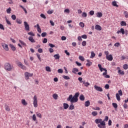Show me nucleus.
Segmentation results:
<instances>
[{"label":"nucleus","mask_w":128,"mask_h":128,"mask_svg":"<svg viewBox=\"0 0 128 128\" xmlns=\"http://www.w3.org/2000/svg\"><path fill=\"white\" fill-rule=\"evenodd\" d=\"M2 46L6 52H8V44H2Z\"/></svg>","instance_id":"nucleus-10"},{"label":"nucleus","mask_w":128,"mask_h":128,"mask_svg":"<svg viewBox=\"0 0 128 128\" xmlns=\"http://www.w3.org/2000/svg\"><path fill=\"white\" fill-rule=\"evenodd\" d=\"M54 58L55 60H60V54H54Z\"/></svg>","instance_id":"nucleus-19"},{"label":"nucleus","mask_w":128,"mask_h":128,"mask_svg":"<svg viewBox=\"0 0 128 128\" xmlns=\"http://www.w3.org/2000/svg\"><path fill=\"white\" fill-rule=\"evenodd\" d=\"M16 22H17V24H22V22L20 19H16Z\"/></svg>","instance_id":"nucleus-34"},{"label":"nucleus","mask_w":128,"mask_h":128,"mask_svg":"<svg viewBox=\"0 0 128 128\" xmlns=\"http://www.w3.org/2000/svg\"><path fill=\"white\" fill-rule=\"evenodd\" d=\"M120 25L122 26H126V22L124 21H122L120 22Z\"/></svg>","instance_id":"nucleus-28"},{"label":"nucleus","mask_w":128,"mask_h":128,"mask_svg":"<svg viewBox=\"0 0 128 128\" xmlns=\"http://www.w3.org/2000/svg\"><path fill=\"white\" fill-rule=\"evenodd\" d=\"M49 46H50V48H54V46H54V44H48Z\"/></svg>","instance_id":"nucleus-63"},{"label":"nucleus","mask_w":128,"mask_h":128,"mask_svg":"<svg viewBox=\"0 0 128 128\" xmlns=\"http://www.w3.org/2000/svg\"><path fill=\"white\" fill-rule=\"evenodd\" d=\"M94 88L95 90H96L98 92H102V88L101 87H100L96 85H95L94 86Z\"/></svg>","instance_id":"nucleus-9"},{"label":"nucleus","mask_w":128,"mask_h":128,"mask_svg":"<svg viewBox=\"0 0 128 128\" xmlns=\"http://www.w3.org/2000/svg\"><path fill=\"white\" fill-rule=\"evenodd\" d=\"M124 14L126 18H128V11H124Z\"/></svg>","instance_id":"nucleus-30"},{"label":"nucleus","mask_w":128,"mask_h":128,"mask_svg":"<svg viewBox=\"0 0 128 128\" xmlns=\"http://www.w3.org/2000/svg\"><path fill=\"white\" fill-rule=\"evenodd\" d=\"M80 100H82V101L84 100V94H81L80 96Z\"/></svg>","instance_id":"nucleus-32"},{"label":"nucleus","mask_w":128,"mask_h":128,"mask_svg":"<svg viewBox=\"0 0 128 128\" xmlns=\"http://www.w3.org/2000/svg\"><path fill=\"white\" fill-rule=\"evenodd\" d=\"M22 104L24 106H26V104H28V102H26V100L24 99H22Z\"/></svg>","instance_id":"nucleus-26"},{"label":"nucleus","mask_w":128,"mask_h":128,"mask_svg":"<svg viewBox=\"0 0 128 128\" xmlns=\"http://www.w3.org/2000/svg\"><path fill=\"white\" fill-rule=\"evenodd\" d=\"M34 108H38V97L36 95L34 96Z\"/></svg>","instance_id":"nucleus-5"},{"label":"nucleus","mask_w":128,"mask_h":128,"mask_svg":"<svg viewBox=\"0 0 128 128\" xmlns=\"http://www.w3.org/2000/svg\"><path fill=\"white\" fill-rule=\"evenodd\" d=\"M10 12H12V8H9L6 10L7 14H10Z\"/></svg>","instance_id":"nucleus-47"},{"label":"nucleus","mask_w":128,"mask_h":128,"mask_svg":"<svg viewBox=\"0 0 128 128\" xmlns=\"http://www.w3.org/2000/svg\"><path fill=\"white\" fill-rule=\"evenodd\" d=\"M4 18L6 20V22L8 24H9V26H12V23L10 22V21H9L8 20V18L6 17V16H5Z\"/></svg>","instance_id":"nucleus-20"},{"label":"nucleus","mask_w":128,"mask_h":128,"mask_svg":"<svg viewBox=\"0 0 128 128\" xmlns=\"http://www.w3.org/2000/svg\"><path fill=\"white\" fill-rule=\"evenodd\" d=\"M83 84H84V86L88 87V86H90V83L88 82H86V80H84V82H82Z\"/></svg>","instance_id":"nucleus-21"},{"label":"nucleus","mask_w":128,"mask_h":128,"mask_svg":"<svg viewBox=\"0 0 128 128\" xmlns=\"http://www.w3.org/2000/svg\"><path fill=\"white\" fill-rule=\"evenodd\" d=\"M63 106H64V110H68V106H70L68 105V104L66 103H64L63 104Z\"/></svg>","instance_id":"nucleus-16"},{"label":"nucleus","mask_w":128,"mask_h":128,"mask_svg":"<svg viewBox=\"0 0 128 128\" xmlns=\"http://www.w3.org/2000/svg\"><path fill=\"white\" fill-rule=\"evenodd\" d=\"M19 42L21 44H22V46H26V44L25 42H24V41L20 40Z\"/></svg>","instance_id":"nucleus-36"},{"label":"nucleus","mask_w":128,"mask_h":128,"mask_svg":"<svg viewBox=\"0 0 128 128\" xmlns=\"http://www.w3.org/2000/svg\"><path fill=\"white\" fill-rule=\"evenodd\" d=\"M28 40L31 42H36V40L34 39V37L30 36L28 38Z\"/></svg>","instance_id":"nucleus-18"},{"label":"nucleus","mask_w":128,"mask_h":128,"mask_svg":"<svg viewBox=\"0 0 128 128\" xmlns=\"http://www.w3.org/2000/svg\"><path fill=\"white\" fill-rule=\"evenodd\" d=\"M28 36H34V34L32 32H28Z\"/></svg>","instance_id":"nucleus-43"},{"label":"nucleus","mask_w":128,"mask_h":128,"mask_svg":"<svg viewBox=\"0 0 128 128\" xmlns=\"http://www.w3.org/2000/svg\"><path fill=\"white\" fill-rule=\"evenodd\" d=\"M63 78H64V80H70V76H62Z\"/></svg>","instance_id":"nucleus-39"},{"label":"nucleus","mask_w":128,"mask_h":128,"mask_svg":"<svg viewBox=\"0 0 128 128\" xmlns=\"http://www.w3.org/2000/svg\"><path fill=\"white\" fill-rule=\"evenodd\" d=\"M82 18H86L88 16V14L86 12H84L82 14Z\"/></svg>","instance_id":"nucleus-37"},{"label":"nucleus","mask_w":128,"mask_h":128,"mask_svg":"<svg viewBox=\"0 0 128 128\" xmlns=\"http://www.w3.org/2000/svg\"><path fill=\"white\" fill-rule=\"evenodd\" d=\"M78 80H79L81 84L82 83V82H84V80H82V78L81 77L78 78Z\"/></svg>","instance_id":"nucleus-54"},{"label":"nucleus","mask_w":128,"mask_h":128,"mask_svg":"<svg viewBox=\"0 0 128 128\" xmlns=\"http://www.w3.org/2000/svg\"><path fill=\"white\" fill-rule=\"evenodd\" d=\"M123 68H124V70H128V66L126 64H124L123 66Z\"/></svg>","instance_id":"nucleus-55"},{"label":"nucleus","mask_w":128,"mask_h":128,"mask_svg":"<svg viewBox=\"0 0 128 128\" xmlns=\"http://www.w3.org/2000/svg\"><path fill=\"white\" fill-rule=\"evenodd\" d=\"M89 14L90 16H94V11L91 10L89 12Z\"/></svg>","instance_id":"nucleus-57"},{"label":"nucleus","mask_w":128,"mask_h":128,"mask_svg":"<svg viewBox=\"0 0 128 128\" xmlns=\"http://www.w3.org/2000/svg\"><path fill=\"white\" fill-rule=\"evenodd\" d=\"M42 36V38H44V36H46V32H42L41 34Z\"/></svg>","instance_id":"nucleus-62"},{"label":"nucleus","mask_w":128,"mask_h":128,"mask_svg":"<svg viewBox=\"0 0 128 128\" xmlns=\"http://www.w3.org/2000/svg\"><path fill=\"white\" fill-rule=\"evenodd\" d=\"M58 74H62V72H64V70H62V69H58Z\"/></svg>","instance_id":"nucleus-51"},{"label":"nucleus","mask_w":128,"mask_h":128,"mask_svg":"<svg viewBox=\"0 0 128 128\" xmlns=\"http://www.w3.org/2000/svg\"><path fill=\"white\" fill-rule=\"evenodd\" d=\"M52 96L54 100H58V96L57 94H54Z\"/></svg>","instance_id":"nucleus-44"},{"label":"nucleus","mask_w":128,"mask_h":128,"mask_svg":"<svg viewBox=\"0 0 128 128\" xmlns=\"http://www.w3.org/2000/svg\"><path fill=\"white\" fill-rule=\"evenodd\" d=\"M107 74H108V72H104L102 74V76H104L105 78H110V75H108Z\"/></svg>","instance_id":"nucleus-12"},{"label":"nucleus","mask_w":128,"mask_h":128,"mask_svg":"<svg viewBox=\"0 0 128 128\" xmlns=\"http://www.w3.org/2000/svg\"><path fill=\"white\" fill-rule=\"evenodd\" d=\"M102 13L100 12H98L97 13L96 17L97 18H102Z\"/></svg>","instance_id":"nucleus-27"},{"label":"nucleus","mask_w":128,"mask_h":128,"mask_svg":"<svg viewBox=\"0 0 128 128\" xmlns=\"http://www.w3.org/2000/svg\"><path fill=\"white\" fill-rule=\"evenodd\" d=\"M106 60H110V62H112V60H114V58L112 57V55L110 54L108 56H106Z\"/></svg>","instance_id":"nucleus-11"},{"label":"nucleus","mask_w":128,"mask_h":128,"mask_svg":"<svg viewBox=\"0 0 128 128\" xmlns=\"http://www.w3.org/2000/svg\"><path fill=\"white\" fill-rule=\"evenodd\" d=\"M9 46L12 49V50L13 52H14L16 50V46H14L12 44H10Z\"/></svg>","instance_id":"nucleus-15"},{"label":"nucleus","mask_w":128,"mask_h":128,"mask_svg":"<svg viewBox=\"0 0 128 128\" xmlns=\"http://www.w3.org/2000/svg\"><path fill=\"white\" fill-rule=\"evenodd\" d=\"M34 28H37V32H38L39 34H42V29L40 28V24H36V25L34 26Z\"/></svg>","instance_id":"nucleus-8"},{"label":"nucleus","mask_w":128,"mask_h":128,"mask_svg":"<svg viewBox=\"0 0 128 128\" xmlns=\"http://www.w3.org/2000/svg\"><path fill=\"white\" fill-rule=\"evenodd\" d=\"M47 12H48V14H52V12H54V11L52 10H48Z\"/></svg>","instance_id":"nucleus-61"},{"label":"nucleus","mask_w":128,"mask_h":128,"mask_svg":"<svg viewBox=\"0 0 128 128\" xmlns=\"http://www.w3.org/2000/svg\"><path fill=\"white\" fill-rule=\"evenodd\" d=\"M78 72V68H74L73 70H72V72H73V74H76V72Z\"/></svg>","instance_id":"nucleus-25"},{"label":"nucleus","mask_w":128,"mask_h":128,"mask_svg":"<svg viewBox=\"0 0 128 128\" xmlns=\"http://www.w3.org/2000/svg\"><path fill=\"white\" fill-rule=\"evenodd\" d=\"M11 18H12V20H16V15H14V14H12L11 16Z\"/></svg>","instance_id":"nucleus-42"},{"label":"nucleus","mask_w":128,"mask_h":128,"mask_svg":"<svg viewBox=\"0 0 128 128\" xmlns=\"http://www.w3.org/2000/svg\"><path fill=\"white\" fill-rule=\"evenodd\" d=\"M4 68L6 70L10 72V70H12V68H14V66L10 64V62H6L4 64Z\"/></svg>","instance_id":"nucleus-3"},{"label":"nucleus","mask_w":128,"mask_h":128,"mask_svg":"<svg viewBox=\"0 0 128 128\" xmlns=\"http://www.w3.org/2000/svg\"><path fill=\"white\" fill-rule=\"evenodd\" d=\"M80 96V92H78L72 96V94H70L68 98H67V100L68 102H71V104L70 105L69 110H72L74 109V102H78V96Z\"/></svg>","instance_id":"nucleus-1"},{"label":"nucleus","mask_w":128,"mask_h":128,"mask_svg":"<svg viewBox=\"0 0 128 128\" xmlns=\"http://www.w3.org/2000/svg\"><path fill=\"white\" fill-rule=\"evenodd\" d=\"M122 32V34H124V28H121L120 29V30H118V31H117L116 34H120Z\"/></svg>","instance_id":"nucleus-13"},{"label":"nucleus","mask_w":128,"mask_h":128,"mask_svg":"<svg viewBox=\"0 0 128 128\" xmlns=\"http://www.w3.org/2000/svg\"><path fill=\"white\" fill-rule=\"evenodd\" d=\"M92 114L93 116H98V112L94 111L92 112Z\"/></svg>","instance_id":"nucleus-35"},{"label":"nucleus","mask_w":128,"mask_h":128,"mask_svg":"<svg viewBox=\"0 0 128 128\" xmlns=\"http://www.w3.org/2000/svg\"><path fill=\"white\" fill-rule=\"evenodd\" d=\"M17 64H18V66H19V68H22V70H26V66H24L20 62H18Z\"/></svg>","instance_id":"nucleus-6"},{"label":"nucleus","mask_w":128,"mask_h":128,"mask_svg":"<svg viewBox=\"0 0 128 128\" xmlns=\"http://www.w3.org/2000/svg\"><path fill=\"white\" fill-rule=\"evenodd\" d=\"M82 44L83 46H86V41H83L82 43Z\"/></svg>","instance_id":"nucleus-49"},{"label":"nucleus","mask_w":128,"mask_h":128,"mask_svg":"<svg viewBox=\"0 0 128 128\" xmlns=\"http://www.w3.org/2000/svg\"><path fill=\"white\" fill-rule=\"evenodd\" d=\"M118 96H122V90H120L118 91Z\"/></svg>","instance_id":"nucleus-40"},{"label":"nucleus","mask_w":128,"mask_h":128,"mask_svg":"<svg viewBox=\"0 0 128 128\" xmlns=\"http://www.w3.org/2000/svg\"><path fill=\"white\" fill-rule=\"evenodd\" d=\"M80 26L81 27V28H84V22H80Z\"/></svg>","instance_id":"nucleus-50"},{"label":"nucleus","mask_w":128,"mask_h":128,"mask_svg":"<svg viewBox=\"0 0 128 128\" xmlns=\"http://www.w3.org/2000/svg\"><path fill=\"white\" fill-rule=\"evenodd\" d=\"M46 72H52V70H50V67L46 66Z\"/></svg>","instance_id":"nucleus-45"},{"label":"nucleus","mask_w":128,"mask_h":128,"mask_svg":"<svg viewBox=\"0 0 128 128\" xmlns=\"http://www.w3.org/2000/svg\"><path fill=\"white\" fill-rule=\"evenodd\" d=\"M32 120L34 121V122H36V114H33L32 116Z\"/></svg>","instance_id":"nucleus-46"},{"label":"nucleus","mask_w":128,"mask_h":128,"mask_svg":"<svg viewBox=\"0 0 128 128\" xmlns=\"http://www.w3.org/2000/svg\"><path fill=\"white\" fill-rule=\"evenodd\" d=\"M108 116H106L105 118L104 119V120H102V122H108Z\"/></svg>","instance_id":"nucleus-53"},{"label":"nucleus","mask_w":128,"mask_h":128,"mask_svg":"<svg viewBox=\"0 0 128 128\" xmlns=\"http://www.w3.org/2000/svg\"><path fill=\"white\" fill-rule=\"evenodd\" d=\"M95 28L96 30H102V27L98 25V24H96L95 26Z\"/></svg>","instance_id":"nucleus-17"},{"label":"nucleus","mask_w":128,"mask_h":128,"mask_svg":"<svg viewBox=\"0 0 128 128\" xmlns=\"http://www.w3.org/2000/svg\"><path fill=\"white\" fill-rule=\"evenodd\" d=\"M24 26L25 28V30L26 32H30V25L28 24V22H24Z\"/></svg>","instance_id":"nucleus-7"},{"label":"nucleus","mask_w":128,"mask_h":128,"mask_svg":"<svg viewBox=\"0 0 128 128\" xmlns=\"http://www.w3.org/2000/svg\"><path fill=\"white\" fill-rule=\"evenodd\" d=\"M100 72H108V70L104 68H102L101 70H100Z\"/></svg>","instance_id":"nucleus-58"},{"label":"nucleus","mask_w":128,"mask_h":128,"mask_svg":"<svg viewBox=\"0 0 128 128\" xmlns=\"http://www.w3.org/2000/svg\"><path fill=\"white\" fill-rule=\"evenodd\" d=\"M42 42L43 44H46L48 42V39H46V38H44Z\"/></svg>","instance_id":"nucleus-60"},{"label":"nucleus","mask_w":128,"mask_h":128,"mask_svg":"<svg viewBox=\"0 0 128 128\" xmlns=\"http://www.w3.org/2000/svg\"><path fill=\"white\" fill-rule=\"evenodd\" d=\"M0 30H4V25H2V24H0Z\"/></svg>","instance_id":"nucleus-56"},{"label":"nucleus","mask_w":128,"mask_h":128,"mask_svg":"<svg viewBox=\"0 0 128 128\" xmlns=\"http://www.w3.org/2000/svg\"><path fill=\"white\" fill-rule=\"evenodd\" d=\"M76 64L78 66H82V63H80L76 61Z\"/></svg>","instance_id":"nucleus-59"},{"label":"nucleus","mask_w":128,"mask_h":128,"mask_svg":"<svg viewBox=\"0 0 128 128\" xmlns=\"http://www.w3.org/2000/svg\"><path fill=\"white\" fill-rule=\"evenodd\" d=\"M86 62L87 63L86 64V66H90L92 64V62L90 60H87Z\"/></svg>","instance_id":"nucleus-14"},{"label":"nucleus","mask_w":128,"mask_h":128,"mask_svg":"<svg viewBox=\"0 0 128 128\" xmlns=\"http://www.w3.org/2000/svg\"><path fill=\"white\" fill-rule=\"evenodd\" d=\"M5 109L6 112H10V106L8 105H5Z\"/></svg>","instance_id":"nucleus-33"},{"label":"nucleus","mask_w":128,"mask_h":128,"mask_svg":"<svg viewBox=\"0 0 128 128\" xmlns=\"http://www.w3.org/2000/svg\"><path fill=\"white\" fill-rule=\"evenodd\" d=\"M118 74H121L122 76H124V72L122 70H118Z\"/></svg>","instance_id":"nucleus-22"},{"label":"nucleus","mask_w":128,"mask_h":128,"mask_svg":"<svg viewBox=\"0 0 128 128\" xmlns=\"http://www.w3.org/2000/svg\"><path fill=\"white\" fill-rule=\"evenodd\" d=\"M116 97L117 100H118V102H120V95H118V93L116 94Z\"/></svg>","instance_id":"nucleus-24"},{"label":"nucleus","mask_w":128,"mask_h":128,"mask_svg":"<svg viewBox=\"0 0 128 128\" xmlns=\"http://www.w3.org/2000/svg\"><path fill=\"white\" fill-rule=\"evenodd\" d=\"M90 100H87L85 102L84 106L86 107L90 106Z\"/></svg>","instance_id":"nucleus-23"},{"label":"nucleus","mask_w":128,"mask_h":128,"mask_svg":"<svg viewBox=\"0 0 128 128\" xmlns=\"http://www.w3.org/2000/svg\"><path fill=\"white\" fill-rule=\"evenodd\" d=\"M49 52L50 54L54 52V49L52 48H49Z\"/></svg>","instance_id":"nucleus-64"},{"label":"nucleus","mask_w":128,"mask_h":128,"mask_svg":"<svg viewBox=\"0 0 128 128\" xmlns=\"http://www.w3.org/2000/svg\"><path fill=\"white\" fill-rule=\"evenodd\" d=\"M79 60H82V62H84V56H80L78 57Z\"/></svg>","instance_id":"nucleus-41"},{"label":"nucleus","mask_w":128,"mask_h":128,"mask_svg":"<svg viewBox=\"0 0 128 128\" xmlns=\"http://www.w3.org/2000/svg\"><path fill=\"white\" fill-rule=\"evenodd\" d=\"M37 56V57L38 58L39 60H40V62H42V58H40V54H36Z\"/></svg>","instance_id":"nucleus-52"},{"label":"nucleus","mask_w":128,"mask_h":128,"mask_svg":"<svg viewBox=\"0 0 128 128\" xmlns=\"http://www.w3.org/2000/svg\"><path fill=\"white\" fill-rule=\"evenodd\" d=\"M95 122L98 124V128H106V122L102 121V118H97L95 120Z\"/></svg>","instance_id":"nucleus-2"},{"label":"nucleus","mask_w":128,"mask_h":128,"mask_svg":"<svg viewBox=\"0 0 128 128\" xmlns=\"http://www.w3.org/2000/svg\"><path fill=\"white\" fill-rule=\"evenodd\" d=\"M112 106L114 108H118V104H116V103L113 102Z\"/></svg>","instance_id":"nucleus-38"},{"label":"nucleus","mask_w":128,"mask_h":128,"mask_svg":"<svg viewBox=\"0 0 128 128\" xmlns=\"http://www.w3.org/2000/svg\"><path fill=\"white\" fill-rule=\"evenodd\" d=\"M96 56V54H94V52H91V55H90V58H94Z\"/></svg>","instance_id":"nucleus-31"},{"label":"nucleus","mask_w":128,"mask_h":128,"mask_svg":"<svg viewBox=\"0 0 128 128\" xmlns=\"http://www.w3.org/2000/svg\"><path fill=\"white\" fill-rule=\"evenodd\" d=\"M32 76H34V74H30L28 72H26L24 73L25 80H30V77H32Z\"/></svg>","instance_id":"nucleus-4"},{"label":"nucleus","mask_w":128,"mask_h":128,"mask_svg":"<svg viewBox=\"0 0 128 128\" xmlns=\"http://www.w3.org/2000/svg\"><path fill=\"white\" fill-rule=\"evenodd\" d=\"M40 16L42 18H44V20H46V15H44L43 14H41Z\"/></svg>","instance_id":"nucleus-48"},{"label":"nucleus","mask_w":128,"mask_h":128,"mask_svg":"<svg viewBox=\"0 0 128 128\" xmlns=\"http://www.w3.org/2000/svg\"><path fill=\"white\" fill-rule=\"evenodd\" d=\"M112 5L114 6H116V8H118V5L116 4V1H113L112 2Z\"/></svg>","instance_id":"nucleus-29"}]
</instances>
